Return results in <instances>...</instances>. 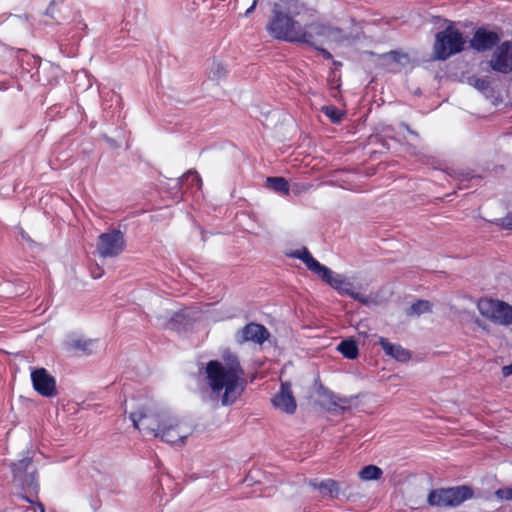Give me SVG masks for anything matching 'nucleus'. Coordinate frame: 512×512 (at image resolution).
Wrapping results in <instances>:
<instances>
[{
    "label": "nucleus",
    "mask_w": 512,
    "mask_h": 512,
    "mask_svg": "<svg viewBox=\"0 0 512 512\" xmlns=\"http://www.w3.org/2000/svg\"><path fill=\"white\" fill-rule=\"evenodd\" d=\"M243 375L244 371L235 356L229 359L226 366L217 360H211L206 365V377L212 391L224 390L223 405H230L236 401L242 391Z\"/></svg>",
    "instance_id": "obj_1"
},
{
    "label": "nucleus",
    "mask_w": 512,
    "mask_h": 512,
    "mask_svg": "<svg viewBox=\"0 0 512 512\" xmlns=\"http://www.w3.org/2000/svg\"><path fill=\"white\" fill-rule=\"evenodd\" d=\"M158 432L155 438L172 445H184L186 439L194 432V427L169 413L162 415Z\"/></svg>",
    "instance_id": "obj_2"
},
{
    "label": "nucleus",
    "mask_w": 512,
    "mask_h": 512,
    "mask_svg": "<svg viewBox=\"0 0 512 512\" xmlns=\"http://www.w3.org/2000/svg\"><path fill=\"white\" fill-rule=\"evenodd\" d=\"M466 39L463 33L453 25H448L444 30L438 32L435 37L434 55L438 60H446L452 55L464 50Z\"/></svg>",
    "instance_id": "obj_3"
},
{
    "label": "nucleus",
    "mask_w": 512,
    "mask_h": 512,
    "mask_svg": "<svg viewBox=\"0 0 512 512\" xmlns=\"http://www.w3.org/2000/svg\"><path fill=\"white\" fill-rule=\"evenodd\" d=\"M301 30V24L284 12L273 9V16L267 25L269 34L278 40L296 42Z\"/></svg>",
    "instance_id": "obj_4"
},
{
    "label": "nucleus",
    "mask_w": 512,
    "mask_h": 512,
    "mask_svg": "<svg viewBox=\"0 0 512 512\" xmlns=\"http://www.w3.org/2000/svg\"><path fill=\"white\" fill-rule=\"evenodd\" d=\"M341 34V29L322 23H311L305 28L301 27L296 42L306 44L314 49H319V45L328 43Z\"/></svg>",
    "instance_id": "obj_5"
},
{
    "label": "nucleus",
    "mask_w": 512,
    "mask_h": 512,
    "mask_svg": "<svg viewBox=\"0 0 512 512\" xmlns=\"http://www.w3.org/2000/svg\"><path fill=\"white\" fill-rule=\"evenodd\" d=\"M473 491L468 486L441 488L432 490L428 495V503L436 507H455L470 499Z\"/></svg>",
    "instance_id": "obj_6"
},
{
    "label": "nucleus",
    "mask_w": 512,
    "mask_h": 512,
    "mask_svg": "<svg viewBox=\"0 0 512 512\" xmlns=\"http://www.w3.org/2000/svg\"><path fill=\"white\" fill-rule=\"evenodd\" d=\"M479 313L491 322L501 325H512V306L501 300L482 298L478 301Z\"/></svg>",
    "instance_id": "obj_7"
},
{
    "label": "nucleus",
    "mask_w": 512,
    "mask_h": 512,
    "mask_svg": "<svg viewBox=\"0 0 512 512\" xmlns=\"http://www.w3.org/2000/svg\"><path fill=\"white\" fill-rule=\"evenodd\" d=\"M166 412H154L147 406L139 407L136 411L129 414V418L133 426L139 431L151 434L155 437L156 432L159 430L160 420L162 415Z\"/></svg>",
    "instance_id": "obj_8"
},
{
    "label": "nucleus",
    "mask_w": 512,
    "mask_h": 512,
    "mask_svg": "<svg viewBox=\"0 0 512 512\" xmlns=\"http://www.w3.org/2000/svg\"><path fill=\"white\" fill-rule=\"evenodd\" d=\"M124 248V234L119 229L102 233L98 238L97 250L104 258L118 256Z\"/></svg>",
    "instance_id": "obj_9"
},
{
    "label": "nucleus",
    "mask_w": 512,
    "mask_h": 512,
    "mask_svg": "<svg viewBox=\"0 0 512 512\" xmlns=\"http://www.w3.org/2000/svg\"><path fill=\"white\" fill-rule=\"evenodd\" d=\"M328 273H320L318 277L327 283L330 287L337 290L342 295H347L354 300L361 303H366L365 297L354 290L353 283L350 282L344 275L335 273L330 268L326 267Z\"/></svg>",
    "instance_id": "obj_10"
},
{
    "label": "nucleus",
    "mask_w": 512,
    "mask_h": 512,
    "mask_svg": "<svg viewBox=\"0 0 512 512\" xmlns=\"http://www.w3.org/2000/svg\"><path fill=\"white\" fill-rule=\"evenodd\" d=\"M34 390L43 397H54L57 394L56 380L45 368H36L31 372Z\"/></svg>",
    "instance_id": "obj_11"
},
{
    "label": "nucleus",
    "mask_w": 512,
    "mask_h": 512,
    "mask_svg": "<svg viewBox=\"0 0 512 512\" xmlns=\"http://www.w3.org/2000/svg\"><path fill=\"white\" fill-rule=\"evenodd\" d=\"M490 67L499 73L508 74L512 71V42L505 41L494 52Z\"/></svg>",
    "instance_id": "obj_12"
},
{
    "label": "nucleus",
    "mask_w": 512,
    "mask_h": 512,
    "mask_svg": "<svg viewBox=\"0 0 512 512\" xmlns=\"http://www.w3.org/2000/svg\"><path fill=\"white\" fill-rule=\"evenodd\" d=\"M500 39V35L497 32L479 27L475 30L470 40V46L477 52H486L497 46Z\"/></svg>",
    "instance_id": "obj_13"
},
{
    "label": "nucleus",
    "mask_w": 512,
    "mask_h": 512,
    "mask_svg": "<svg viewBox=\"0 0 512 512\" xmlns=\"http://www.w3.org/2000/svg\"><path fill=\"white\" fill-rule=\"evenodd\" d=\"M269 337V332L265 326L258 323H248L236 334V340L239 344L245 342H254L263 344Z\"/></svg>",
    "instance_id": "obj_14"
},
{
    "label": "nucleus",
    "mask_w": 512,
    "mask_h": 512,
    "mask_svg": "<svg viewBox=\"0 0 512 512\" xmlns=\"http://www.w3.org/2000/svg\"><path fill=\"white\" fill-rule=\"evenodd\" d=\"M272 404L275 408L287 414H293L296 411L297 404L290 382H281L279 391L272 398Z\"/></svg>",
    "instance_id": "obj_15"
},
{
    "label": "nucleus",
    "mask_w": 512,
    "mask_h": 512,
    "mask_svg": "<svg viewBox=\"0 0 512 512\" xmlns=\"http://www.w3.org/2000/svg\"><path fill=\"white\" fill-rule=\"evenodd\" d=\"M290 256L301 260L306 265V267L317 276L320 273H328L326 266L316 260L306 247H302L301 249L293 251L290 253Z\"/></svg>",
    "instance_id": "obj_16"
},
{
    "label": "nucleus",
    "mask_w": 512,
    "mask_h": 512,
    "mask_svg": "<svg viewBox=\"0 0 512 512\" xmlns=\"http://www.w3.org/2000/svg\"><path fill=\"white\" fill-rule=\"evenodd\" d=\"M378 342L385 354L397 361L405 362L411 357V354L407 349L402 347L400 344L391 343L385 337H379Z\"/></svg>",
    "instance_id": "obj_17"
},
{
    "label": "nucleus",
    "mask_w": 512,
    "mask_h": 512,
    "mask_svg": "<svg viewBox=\"0 0 512 512\" xmlns=\"http://www.w3.org/2000/svg\"><path fill=\"white\" fill-rule=\"evenodd\" d=\"M59 75L60 68L52 65L50 62L40 63L37 70L38 81L43 85L53 86L57 84Z\"/></svg>",
    "instance_id": "obj_18"
},
{
    "label": "nucleus",
    "mask_w": 512,
    "mask_h": 512,
    "mask_svg": "<svg viewBox=\"0 0 512 512\" xmlns=\"http://www.w3.org/2000/svg\"><path fill=\"white\" fill-rule=\"evenodd\" d=\"M470 84L481 92L487 99H490L494 104L499 100V94L491 87L490 81L487 77L471 78Z\"/></svg>",
    "instance_id": "obj_19"
},
{
    "label": "nucleus",
    "mask_w": 512,
    "mask_h": 512,
    "mask_svg": "<svg viewBox=\"0 0 512 512\" xmlns=\"http://www.w3.org/2000/svg\"><path fill=\"white\" fill-rule=\"evenodd\" d=\"M309 485L314 489L320 491L323 496H327L329 498H337L339 494V484L337 481L333 479H326L319 483L316 481H309Z\"/></svg>",
    "instance_id": "obj_20"
},
{
    "label": "nucleus",
    "mask_w": 512,
    "mask_h": 512,
    "mask_svg": "<svg viewBox=\"0 0 512 512\" xmlns=\"http://www.w3.org/2000/svg\"><path fill=\"white\" fill-rule=\"evenodd\" d=\"M337 350L347 359H355L359 354V349L357 343L353 339H345L342 340L338 346Z\"/></svg>",
    "instance_id": "obj_21"
},
{
    "label": "nucleus",
    "mask_w": 512,
    "mask_h": 512,
    "mask_svg": "<svg viewBox=\"0 0 512 512\" xmlns=\"http://www.w3.org/2000/svg\"><path fill=\"white\" fill-rule=\"evenodd\" d=\"M266 185L271 190L280 194L286 195L289 193V183L283 177H268L266 180Z\"/></svg>",
    "instance_id": "obj_22"
},
{
    "label": "nucleus",
    "mask_w": 512,
    "mask_h": 512,
    "mask_svg": "<svg viewBox=\"0 0 512 512\" xmlns=\"http://www.w3.org/2000/svg\"><path fill=\"white\" fill-rule=\"evenodd\" d=\"M190 183L191 186H196L198 189L202 187V179L197 171L189 170L182 178L178 179L176 185L179 186L180 189L184 187L187 183Z\"/></svg>",
    "instance_id": "obj_23"
},
{
    "label": "nucleus",
    "mask_w": 512,
    "mask_h": 512,
    "mask_svg": "<svg viewBox=\"0 0 512 512\" xmlns=\"http://www.w3.org/2000/svg\"><path fill=\"white\" fill-rule=\"evenodd\" d=\"M31 464L32 457L29 454L19 461L13 463L11 467L14 479H21L25 473H28L27 470Z\"/></svg>",
    "instance_id": "obj_24"
},
{
    "label": "nucleus",
    "mask_w": 512,
    "mask_h": 512,
    "mask_svg": "<svg viewBox=\"0 0 512 512\" xmlns=\"http://www.w3.org/2000/svg\"><path fill=\"white\" fill-rule=\"evenodd\" d=\"M382 474L381 468L376 465L364 466L358 473L359 478L364 481L378 480Z\"/></svg>",
    "instance_id": "obj_25"
},
{
    "label": "nucleus",
    "mask_w": 512,
    "mask_h": 512,
    "mask_svg": "<svg viewBox=\"0 0 512 512\" xmlns=\"http://www.w3.org/2000/svg\"><path fill=\"white\" fill-rule=\"evenodd\" d=\"M432 309V304L428 300H417L414 302L409 309L407 310V315H421L427 312H430Z\"/></svg>",
    "instance_id": "obj_26"
},
{
    "label": "nucleus",
    "mask_w": 512,
    "mask_h": 512,
    "mask_svg": "<svg viewBox=\"0 0 512 512\" xmlns=\"http://www.w3.org/2000/svg\"><path fill=\"white\" fill-rule=\"evenodd\" d=\"M23 487L32 490L35 493L39 491L38 476L35 471L25 473L21 479H17Z\"/></svg>",
    "instance_id": "obj_27"
},
{
    "label": "nucleus",
    "mask_w": 512,
    "mask_h": 512,
    "mask_svg": "<svg viewBox=\"0 0 512 512\" xmlns=\"http://www.w3.org/2000/svg\"><path fill=\"white\" fill-rule=\"evenodd\" d=\"M382 58L384 60H391L396 64H399L400 66L404 67L409 64L410 58L409 55L400 51H389L382 55Z\"/></svg>",
    "instance_id": "obj_28"
},
{
    "label": "nucleus",
    "mask_w": 512,
    "mask_h": 512,
    "mask_svg": "<svg viewBox=\"0 0 512 512\" xmlns=\"http://www.w3.org/2000/svg\"><path fill=\"white\" fill-rule=\"evenodd\" d=\"M96 341L93 339L78 338L72 341L71 346L86 354H90Z\"/></svg>",
    "instance_id": "obj_29"
},
{
    "label": "nucleus",
    "mask_w": 512,
    "mask_h": 512,
    "mask_svg": "<svg viewBox=\"0 0 512 512\" xmlns=\"http://www.w3.org/2000/svg\"><path fill=\"white\" fill-rule=\"evenodd\" d=\"M226 73V67L220 62L214 61L209 69L208 77L211 80H220L226 75Z\"/></svg>",
    "instance_id": "obj_30"
},
{
    "label": "nucleus",
    "mask_w": 512,
    "mask_h": 512,
    "mask_svg": "<svg viewBox=\"0 0 512 512\" xmlns=\"http://www.w3.org/2000/svg\"><path fill=\"white\" fill-rule=\"evenodd\" d=\"M321 110L332 123H339L344 115L343 112L334 105L323 106Z\"/></svg>",
    "instance_id": "obj_31"
},
{
    "label": "nucleus",
    "mask_w": 512,
    "mask_h": 512,
    "mask_svg": "<svg viewBox=\"0 0 512 512\" xmlns=\"http://www.w3.org/2000/svg\"><path fill=\"white\" fill-rule=\"evenodd\" d=\"M328 399L331 405L335 407H340L342 409H345V406L349 403V401L346 398H341L334 394L333 392H329Z\"/></svg>",
    "instance_id": "obj_32"
},
{
    "label": "nucleus",
    "mask_w": 512,
    "mask_h": 512,
    "mask_svg": "<svg viewBox=\"0 0 512 512\" xmlns=\"http://www.w3.org/2000/svg\"><path fill=\"white\" fill-rule=\"evenodd\" d=\"M494 223L503 229L512 230V212L503 218L495 219Z\"/></svg>",
    "instance_id": "obj_33"
},
{
    "label": "nucleus",
    "mask_w": 512,
    "mask_h": 512,
    "mask_svg": "<svg viewBox=\"0 0 512 512\" xmlns=\"http://www.w3.org/2000/svg\"><path fill=\"white\" fill-rule=\"evenodd\" d=\"M496 496L502 500H512V488L498 489Z\"/></svg>",
    "instance_id": "obj_34"
},
{
    "label": "nucleus",
    "mask_w": 512,
    "mask_h": 512,
    "mask_svg": "<svg viewBox=\"0 0 512 512\" xmlns=\"http://www.w3.org/2000/svg\"><path fill=\"white\" fill-rule=\"evenodd\" d=\"M87 28V25L82 20H77L75 22V29L77 30L73 37L81 38L84 35V30Z\"/></svg>",
    "instance_id": "obj_35"
},
{
    "label": "nucleus",
    "mask_w": 512,
    "mask_h": 512,
    "mask_svg": "<svg viewBox=\"0 0 512 512\" xmlns=\"http://www.w3.org/2000/svg\"><path fill=\"white\" fill-rule=\"evenodd\" d=\"M316 50L319 51V53L326 60H331L333 58L332 54L328 50L322 48L321 45H319V49H316Z\"/></svg>",
    "instance_id": "obj_36"
},
{
    "label": "nucleus",
    "mask_w": 512,
    "mask_h": 512,
    "mask_svg": "<svg viewBox=\"0 0 512 512\" xmlns=\"http://www.w3.org/2000/svg\"><path fill=\"white\" fill-rule=\"evenodd\" d=\"M104 139L111 148L116 149L120 147V144L115 139L108 137L107 135L104 136Z\"/></svg>",
    "instance_id": "obj_37"
},
{
    "label": "nucleus",
    "mask_w": 512,
    "mask_h": 512,
    "mask_svg": "<svg viewBox=\"0 0 512 512\" xmlns=\"http://www.w3.org/2000/svg\"><path fill=\"white\" fill-rule=\"evenodd\" d=\"M502 374L504 377H508L512 375V363L510 365H506L502 368Z\"/></svg>",
    "instance_id": "obj_38"
},
{
    "label": "nucleus",
    "mask_w": 512,
    "mask_h": 512,
    "mask_svg": "<svg viewBox=\"0 0 512 512\" xmlns=\"http://www.w3.org/2000/svg\"><path fill=\"white\" fill-rule=\"evenodd\" d=\"M257 0H253L251 6L245 11L244 17H248L256 8Z\"/></svg>",
    "instance_id": "obj_39"
},
{
    "label": "nucleus",
    "mask_w": 512,
    "mask_h": 512,
    "mask_svg": "<svg viewBox=\"0 0 512 512\" xmlns=\"http://www.w3.org/2000/svg\"><path fill=\"white\" fill-rule=\"evenodd\" d=\"M184 318L182 313H175L172 317H171V323L173 322H180V320Z\"/></svg>",
    "instance_id": "obj_40"
},
{
    "label": "nucleus",
    "mask_w": 512,
    "mask_h": 512,
    "mask_svg": "<svg viewBox=\"0 0 512 512\" xmlns=\"http://www.w3.org/2000/svg\"><path fill=\"white\" fill-rule=\"evenodd\" d=\"M401 127H403L411 135H414V136L418 137V134L415 131H413L407 124L402 123Z\"/></svg>",
    "instance_id": "obj_41"
},
{
    "label": "nucleus",
    "mask_w": 512,
    "mask_h": 512,
    "mask_svg": "<svg viewBox=\"0 0 512 512\" xmlns=\"http://www.w3.org/2000/svg\"><path fill=\"white\" fill-rule=\"evenodd\" d=\"M120 100H121V98H120V96L118 94L111 93V101L112 102H116L117 104H119Z\"/></svg>",
    "instance_id": "obj_42"
},
{
    "label": "nucleus",
    "mask_w": 512,
    "mask_h": 512,
    "mask_svg": "<svg viewBox=\"0 0 512 512\" xmlns=\"http://www.w3.org/2000/svg\"><path fill=\"white\" fill-rule=\"evenodd\" d=\"M37 507L39 508V512H45V508L42 503H37Z\"/></svg>",
    "instance_id": "obj_43"
},
{
    "label": "nucleus",
    "mask_w": 512,
    "mask_h": 512,
    "mask_svg": "<svg viewBox=\"0 0 512 512\" xmlns=\"http://www.w3.org/2000/svg\"><path fill=\"white\" fill-rule=\"evenodd\" d=\"M92 276H93L94 278H99V277L101 276V274H100V273H99V274H94V273H93V274H92Z\"/></svg>",
    "instance_id": "obj_44"
},
{
    "label": "nucleus",
    "mask_w": 512,
    "mask_h": 512,
    "mask_svg": "<svg viewBox=\"0 0 512 512\" xmlns=\"http://www.w3.org/2000/svg\"><path fill=\"white\" fill-rule=\"evenodd\" d=\"M23 498H24L27 502L32 503V500H30L27 496H24Z\"/></svg>",
    "instance_id": "obj_45"
},
{
    "label": "nucleus",
    "mask_w": 512,
    "mask_h": 512,
    "mask_svg": "<svg viewBox=\"0 0 512 512\" xmlns=\"http://www.w3.org/2000/svg\"><path fill=\"white\" fill-rule=\"evenodd\" d=\"M104 109H107L106 102L103 103Z\"/></svg>",
    "instance_id": "obj_46"
}]
</instances>
